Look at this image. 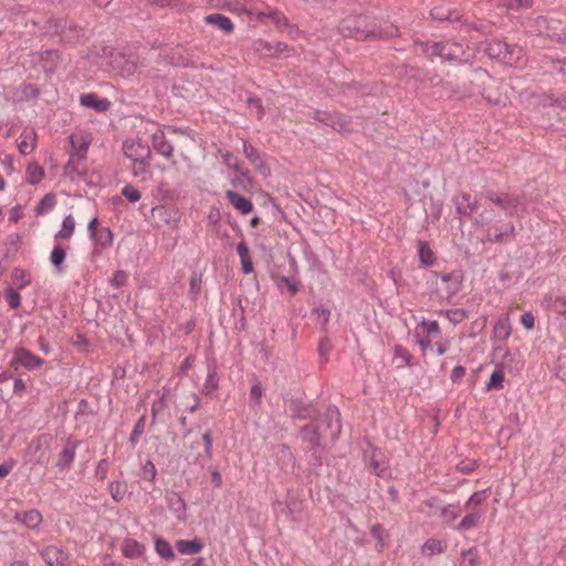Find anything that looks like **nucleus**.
Here are the masks:
<instances>
[{"label":"nucleus","mask_w":566,"mask_h":566,"mask_svg":"<svg viewBox=\"0 0 566 566\" xmlns=\"http://www.w3.org/2000/svg\"><path fill=\"white\" fill-rule=\"evenodd\" d=\"M279 287L281 290H284V289H287L291 294H296L297 292V285L295 283V281L291 277H286V276H283L280 282H279Z\"/></svg>","instance_id":"052dcab7"},{"label":"nucleus","mask_w":566,"mask_h":566,"mask_svg":"<svg viewBox=\"0 0 566 566\" xmlns=\"http://www.w3.org/2000/svg\"><path fill=\"white\" fill-rule=\"evenodd\" d=\"M555 313L566 318V296H556L554 300Z\"/></svg>","instance_id":"0e129e2a"},{"label":"nucleus","mask_w":566,"mask_h":566,"mask_svg":"<svg viewBox=\"0 0 566 566\" xmlns=\"http://www.w3.org/2000/svg\"><path fill=\"white\" fill-rule=\"evenodd\" d=\"M504 387V374L500 369L493 370L489 381L485 385V390L502 389Z\"/></svg>","instance_id":"4c0bfd02"},{"label":"nucleus","mask_w":566,"mask_h":566,"mask_svg":"<svg viewBox=\"0 0 566 566\" xmlns=\"http://www.w3.org/2000/svg\"><path fill=\"white\" fill-rule=\"evenodd\" d=\"M461 514V509L459 505L455 504H449L444 506L441 511V515L448 521H454L457 520Z\"/></svg>","instance_id":"09e8293b"},{"label":"nucleus","mask_w":566,"mask_h":566,"mask_svg":"<svg viewBox=\"0 0 566 566\" xmlns=\"http://www.w3.org/2000/svg\"><path fill=\"white\" fill-rule=\"evenodd\" d=\"M298 506L300 504L296 502L286 503L282 501H276L274 503V511L279 518L285 521H297L298 516Z\"/></svg>","instance_id":"6ab92c4d"},{"label":"nucleus","mask_w":566,"mask_h":566,"mask_svg":"<svg viewBox=\"0 0 566 566\" xmlns=\"http://www.w3.org/2000/svg\"><path fill=\"white\" fill-rule=\"evenodd\" d=\"M176 547L180 554L192 555L201 552L202 544L198 539H179Z\"/></svg>","instance_id":"cd10ccee"},{"label":"nucleus","mask_w":566,"mask_h":566,"mask_svg":"<svg viewBox=\"0 0 566 566\" xmlns=\"http://www.w3.org/2000/svg\"><path fill=\"white\" fill-rule=\"evenodd\" d=\"M153 149L166 159H170L174 155V146L166 138L165 132L161 128L156 129L151 135Z\"/></svg>","instance_id":"ddd939ff"},{"label":"nucleus","mask_w":566,"mask_h":566,"mask_svg":"<svg viewBox=\"0 0 566 566\" xmlns=\"http://www.w3.org/2000/svg\"><path fill=\"white\" fill-rule=\"evenodd\" d=\"M479 565V554L474 548H470L462 554V559L460 566H478Z\"/></svg>","instance_id":"de8ad7c7"},{"label":"nucleus","mask_w":566,"mask_h":566,"mask_svg":"<svg viewBox=\"0 0 566 566\" xmlns=\"http://www.w3.org/2000/svg\"><path fill=\"white\" fill-rule=\"evenodd\" d=\"M124 155L133 160L140 158H151V151L149 146L142 139L126 140L123 144Z\"/></svg>","instance_id":"9b49d317"},{"label":"nucleus","mask_w":566,"mask_h":566,"mask_svg":"<svg viewBox=\"0 0 566 566\" xmlns=\"http://www.w3.org/2000/svg\"><path fill=\"white\" fill-rule=\"evenodd\" d=\"M12 281L17 290L24 289L31 282L29 274L21 269H14L12 271Z\"/></svg>","instance_id":"58836bf2"},{"label":"nucleus","mask_w":566,"mask_h":566,"mask_svg":"<svg viewBox=\"0 0 566 566\" xmlns=\"http://www.w3.org/2000/svg\"><path fill=\"white\" fill-rule=\"evenodd\" d=\"M40 556L48 566H69L70 554L56 545H48L40 551Z\"/></svg>","instance_id":"1a4fd4ad"},{"label":"nucleus","mask_w":566,"mask_h":566,"mask_svg":"<svg viewBox=\"0 0 566 566\" xmlns=\"http://www.w3.org/2000/svg\"><path fill=\"white\" fill-rule=\"evenodd\" d=\"M40 95V88L32 83H24L17 87L12 95L13 103L35 101Z\"/></svg>","instance_id":"f3484780"},{"label":"nucleus","mask_w":566,"mask_h":566,"mask_svg":"<svg viewBox=\"0 0 566 566\" xmlns=\"http://www.w3.org/2000/svg\"><path fill=\"white\" fill-rule=\"evenodd\" d=\"M395 355L396 358H400L406 365H410L412 356L405 348L396 347Z\"/></svg>","instance_id":"338daca9"},{"label":"nucleus","mask_w":566,"mask_h":566,"mask_svg":"<svg viewBox=\"0 0 566 566\" xmlns=\"http://www.w3.org/2000/svg\"><path fill=\"white\" fill-rule=\"evenodd\" d=\"M511 334V325L507 317L497 319L494 325V335L499 339H506Z\"/></svg>","instance_id":"f704fd0d"},{"label":"nucleus","mask_w":566,"mask_h":566,"mask_svg":"<svg viewBox=\"0 0 566 566\" xmlns=\"http://www.w3.org/2000/svg\"><path fill=\"white\" fill-rule=\"evenodd\" d=\"M533 4V0H505V7L511 11L520 9H528Z\"/></svg>","instance_id":"3c124183"},{"label":"nucleus","mask_w":566,"mask_h":566,"mask_svg":"<svg viewBox=\"0 0 566 566\" xmlns=\"http://www.w3.org/2000/svg\"><path fill=\"white\" fill-rule=\"evenodd\" d=\"M165 499L176 518L180 522H185L187 520V505L182 496L175 491H169L166 493Z\"/></svg>","instance_id":"4468645a"},{"label":"nucleus","mask_w":566,"mask_h":566,"mask_svg":"<svg viewBox=\"0 0 566 566\" xmlns=\"http://www.w3.org/2000/svg\"><path fill=\"white\" fill-rule=\"evenodd\" d=\"M419 327L426 332L428 335H439L440 326L437 321H422Z\"/></svg>","instance_id":"6e6d98bb"},{"label":"nucleus","mask_w":566,"mask_h":566,"mask_svg":"<svg viewBox=\"0 0 566 566\" xmlns=\"http://www.w3.org/2000/svg\"><path fill=\"white\" fill-rule=\"evenodd\" d=\"M521 323L526 329H532L535 324V317L531 312H526L521 316Z\"/></svg>","instance_id":"774afa93"},{"label":"nucleus","mask_w":566,"mask_h":566,"mask_svg":"<svg viewBox=\"0 0 566 566\" xmlns=\"http://www.w3.org/2000/svg\"><path fill=\"white\" fill-rule=\"evenodd\" d=\"M422 554L423 555H428V556H431L436 553H442L443 551V545L440 541L438 539H428L423 545H422Z\"/></svg>","instance_id":"a18cd8bd"},{"label":"nucleus","mask_w":566,"mask_h":566,"mask_svg":"<svg viewBox=\"0 0 566 566\" xmlns=\"http://www.w3.org/2000/svg\"><path fill=\"white\" fill-rule=\"evenodd\" d=\"M151 158H140L137 160H133L132 165V174L136 178H140L142 180H147L150 176L149 166Z\"/></svg>","instance_id":"bb28decb"},{"label":"nucleus","mask_w":566,"mask_h":566,"mask_svg":"<svg viewBox=\"0 0 566 566\" xmlns=\"http://www.w3.org/2000/svg\"><path fill=\"white\" fill-rule=\"evenodd\" d=\"M486 500V490L474 492L464 503L465 516L453 528L457 532H465L476 527L485 515V510L482 509L483 502Z\"/></svg>","instance_id":"7ed1b4c3"},{"label":"nucleus","mask_w":566,"mask_h":566,"mask_svg":"<svg viewBox=\"0 0 566 566\" xmlns=\"http://www.w3.org/2000/svg\"><path fill=\"white\" fill-rule=\"evenodd\" d=\"M202 441L205 446V458L211 459L212 457V436L210 431H207L202 436Z\"/></svg>","instance_id":"e2e57ef3"},{"label":"nucleus","mask_w":566,"mask_h":566,"mask_svg":"<svg viewBox=\"0 0 566 566\" xmlns=\"http://www.w3.org/2000/svg\"><path fill=\"white\" fill-rule=\"evenodd\" d=\"M80 160L76 158V156L74 155H71L65 167H64V172L66 176L71 177V178H74V176L78 172L77 171V163Z\"/></svg>","instance_id":"bf43d9fd"},{"label":"nucleus","mask_w":566,"mask_h":566,"mask_svg":"<svg viewBox=\"0 0 566 566\" xmlns=\"http://www.w3.org/2000/svg\"><path fill=\"white\" fill-rule=\"evenodd\" d=\"M419 259L424 266H430L434 263V255L427 242L419 243Z\"/></svg>","instance_id":"e433bc0d"},{"label":"nucleus","mask_w":566,"mask_h":566,"mask_svg":"<svg viewBox=\"0 0 566 566\" xmlns=\"http://www.w3.org/2000/svg\"><path fill=\"white\" fill-rule=\"evenodd\" d=\"M427 54L452 62H469L473 56V52L468 45L454 41L427 44Z\"/></svg>","instance_id":"f03ea898"},{"label":"nucleus","mask_w":566,"mask_h":566,"mask_svg":"<svg viewBox=\"0 0 566 566\" xmlns=\"http://www.w3.org/2000/svg\"><path fill=\"white\" fill-rule=\"evenodd\" d=\"M14 520L28 528H35L42 523V514L38 510H29L25 512H17Z\"/></svg>","instance_id":"4be33fe9"},{"label":"nucleus","mask_w":566,"mask_h":566,"mask_svg":"<svg viewBox=\"0 0 566 566\" xmlns=\"http://www.w3.org/2000/svg\"><path fill=\"white\" fill-rule=\"evenodd\" d=\"M18 291L19 290L12 287L6 291V300L11 308H18L21 304V297Z\"/></svg>","instance_id":"8fccbe9b"},{"label":"nucleus","mask_w":566,"mask_h":566,"mask_svg":"<svg viewBox=\"0 0 566 566\" xmlns=\"http://www.w3.org/2000/svg\"><path fill=\"white\" fill-rule=\"evenodd\" d=\"M44 177L43 168L36 163H30L25 169V178L30 185H38Z\"/></svg>","instance_id":"7c9ffc66"},{"label":"nucleus","mask_w":566,"mask_h":566,"mask_svg":"<svg viewBox=\"0 0 566 566\" xmlns=\"http://www.w3.org/2000/svg\"><path fill=\"white\" fill-rule=\"evenodd\" d=\"M60 55L56 50H48L41 53V62L45 72H53L59 64Z\"/></svg>","instance_id":"c756f323"},{"label":"nucleus","mask_w":566,"mask_h":566,"mask_svg":"<svg viewBox=\"0 0 566 566\" xmlns=\"http://www.w3.org/2000/svg\"><path fill=\"white\" fill-rule=\"evenodd\" d=\"M332 349V343L328 337H322L318 344V354L321 357V360L326 361L327 357L329 355V352Z\"/></svg>","instance_id":"5fc2aeb1"},{"label":"nucleus","mask_w":566,"mask_h":566,"mask_svg":"<svg viewBox=\"0 0 566 566\" xmlns=\"http://www.w3.org/2000/svg\"><path fill=\"white\" fill-rule=\"evenodd\" d=\"M80 446V441L72 438V437H69L61 451L59 452L57 454V459H56V468L61 471V472H66L71 469L73 462H74V459H75V455H76V450Z\"/></svg>","instance_id":"423d86ee"},{"label":"nucleus","mask_w":566,"mask_h":566,"mask_svg":"<svg viewBox=\"0 0 566 566\" xmlns=\"http://www.w3.org/2000/svg\"><path fill=\"white\" fill-rule=\"evenodd\" d=\"M92 135L86 130H76L70 135V143L73 148L71 155L76 156L78 160H85L87 150L92 144Z\"/></svg>","instance_id":"0eeeda50"},{"label":"nucleus","mask_w":566,"mask_h":566,"mask_svg":"<svg viewBox=\"0 0 566 566\" xmlns=\"http://www.w3.org/2000/svg\"><path fill=\"white\" fill-rule=\"evenodd\" d=\"M36 144V134L33 130L24 132L18 138V149L22 155L31 154Z\"/></svg>","instance_id":"393cba45"},{"label":"nucleus","mask_w":566,"mask_h":566,"mask_svg":"<svg viewBox=\"0 0 566 566\" xmlns=\"http://www.w3.org/2000/svg\"><path fill=\"white\" fill-rule=\"evenodd\" d=\"M66 256V252L63 247L55 245L50 254V262L53 266L60 268Z\"/></svg>","instance_id":"c03bdc74"},{"label":"nucleus","mask_w":566,"mask_h":566,"mask_svg":"<svg viewBox=\"0 0 566 566\" xmlns=\"http://www.w3.org/2000/svg\"><path fill=\"white\" fill-rule=\"evenodd\" d=\"M80 104L98 113L106 112L111 107V102L107 98H99L95 93L82 94Z\"/></svg>","instance_id":"a211bd4d"},{"label":"nucleus","mask_w":566,"mask_h":566,"mask_svg":"<svg viewBox=\"0 0 566 566\" xmlns=\"http://www.w3.org/2000/svg\"><path fill=\"white\" fill-rule=\"evenodd\" d=\"M219 377L217 374L216 368L209 367L208 375L206 378V381L203 384V391L206 394H210L211 391L216 390L218 387Z\"/></svg>","instance_id":"79ce46f5"},{"label":"nucleus","mask_w":566,"mask_h":566,"mask_svg":"<svg viewBox=\"0 0 566 566\" xmlns=\"http://www.w3.org/2000/svg\"><path fill=\"white\" fill-rule=\"evenodd\" d=\"M342 424L339 411L336 407H328L323 423H310L301 430L303 440L308 441L313 447H318L322 437L336 440L340 433Z\"/></svg>","instance_id":"f257e3e1"},{"label":"nucleus","mask_w":566,"mask_h":566,"mask_svg":"<svg viewBox=\"0 0 566 566\" xmlns=\"http://www.w3.org/2000/svg\"><path fill=\"white\" fill-rule=\"evenodd\" d=\"M269 17L271 18L275 23H281L282 21H285V18L277 11H269L266 12H259L256 14V18L259 20H262L263 18Z\"/></svg>","instance_id":"69168bd1"},{"label":"nucleus","mask_w":566,"mask_h":566,"mask_svg":"<svg viewBox=\"0 0 566 566\" xmlns=\"http://www.w3.org/2000/svg\"><path fill=\"white\" fill-rule=\"evenodd\" d=\"M155 549L165 559H172L175 557L171 545L164 538L157 537L155 539Z\"/></svg>","instance_id":"72a5a7b5"},{"label":"nucleus","mask_w":566,"mask_h":566,"mask_svg":"<svg viewBox=\"0 0 566 566\" xmlns=\"http://www.w3.org/2000/svg\"><path fill=\"white\" fill-rule=\"evenodd\" d=\"M112 499L116 502H120L125 496V486L119 481H112L108 485Z\"/></svg>","instance_id":"49530a36"},{"label":"nucleus","mask_w":566,"mask_h":566,"mask_svg":"<svg viewBox=\"0 0 566 566\" xmlns=\"http://www.w3.org/2000/svg\"><path fill=\"white\" fill-rule=\"evenodd\" d=\"M314 119L323 125L332 127L339 133H348L354 130L352 122L346 116L337 113L316 112Z\"/></svg>","instance_id":"39448f33"},{"label":"nucleus","mask_w":566,"mask_h":566,"mask_svg":"<svg viewBox=\"0 0 566 566\" xmlns=\"http://www.w3.org/2000/svg\"><path fill=\"white\" fill-rule=\"evenodd\" d=\"M312 314L316 323L321 326L323 331H325L331 319V311L326 307L318 306L313 310Z\"/></svg>","instance_id":"c9c22d12"},{"label":"nucleus","mask_w":566,"mask_h":566,"mask_svg":"<svg viewBox=\"0 0 566 566\" xmlns=\"http://www.w3.org/2000/svg\"><path fill=\"white\" fill-rule=\"evenodd\" d=\"M243 154L249 159V161L260 170H264L265 165L261 158V155L256 148H254L247 140L243 142Z\"/></svg>","instance_id":"c85d7f7f"},{"label":"nucleus","mask_w":566,"mask_h":566,"mask_svg":"<svg viewBox=\"0 0 566 566\" xmlns=\"http://www.w3.org/2000/svg\"><path fill=\"white\" fill-rule=\"evenodd\" d=\"M127 282V273L123 270H117L113 277L111 279V284L116 287V289H119L122 286H124Z\"/></svg>","instance_id":"13d9d810"},{"label":"nucleus","mask_w":566,"mask_h":566,"mask_svg":"<svg viewBox=\"0 0 566 566\" xmlns=\"http://www.w3.org/2000/svg\"><path fill=\"white\" fill-rule=\"evenodd\" d=\"M56 205L55 196L53 193H46L38 205V214H44L50 212Z\"/></svg>","instance_id":"a19ab883"},{"label":"nucleus","mask_w":566,"mask_h":566,"mask_svg":"<svg viewBox=\"0 0 566 566\" xmlns=\"http://www.w3.org/2000/svg\"><path fill=\"white\" fill-rule=\"evenodd\" d=\"M226 198L242 214H248L253 209V205L250 199L239 195L238 192H235L233 190H227Z\"/></svg>","instance_id":"412c9836"},{"label":"nucleus","mask_w":566,"mask_h":566,"mask_svg":"<svg viewBox=\"0 0 566 566\" xmlns=\"http://www.w3.org/2000/svg\"><path fill=\"white\" fill-rule=\"evenodd\" d=\"M206 22L219 28L224 33H231L234 28L232 21L228 17L219 13L206 17Z\"/></svg>","instance_id":"a878e982"},{"label":"nucleus","mask_w":566,"mask_h":566,"mask_svg":"<svg viewBox=\"0 0 566 566\" xmlns=\"http://www.w3.org/2000/svg\"><path fill=\"white\" fill-rule=\"evenodd\" d=\"M436 284L439 296L446 300H450L459 290V282L451 273L439 275Z\"/></svg>","instance_id":"f8f14e48"},{"label":"nucleus","mask_w":566,"mask_h":566,"mask_svg":"<svg viewBox=\"0 0 566 566\" xmlns=\"http://www.w3.org/2000/svg\"><path fill=\"white\" fill-rule=\"evenodd\" d=\"M545 64L548 65L553 72L566 76V59L547 57L545 59Z\"/></svg>","instance_id":"37998d69"},{"label":"nucleus","mask_w":566,"mask_h":566,"mask_svg":"<svg viewBox=\"0 0 566 566\" xmlns=\"http://www.w3.org/2000/svg\"><path fill=\"white\" fill-rule=\"evenodd\" d=\"M431 17L438 21H460L461 14L460 12L452 8L450 3L442 2L432 8L430 12Z\"/></svg>","instance_id":"dca6fc26"},{"label":"nucleus","mask_w":566,"mask_h":566,"mask_svg":"<svg viewBox=\"0 0 566 566\" xmlns=\"http://www.w3.org/2000/svg\"><path fill=\"white\" fill-rule=\"evenodd\" d=\"M43 364V359L39 356L31 353L29 349L24 347H20L15 349L14 355L11 359V367L18 368V366H23L29 370H33L39 368Z\"/></svg>","instance_id":"6e6552de"},{"label":"nucleus","mask_w":566,"mask_h":566,"mask_svg":"<svg viewBox=\"0 0 566 566\" xmlns=\"http://www.w3.org/2000/svg\"><path fill=\"white\" fill-rule=\"evenodd\" d=\"M369 465L378 476H380V478L390 476L389 468L386 465V463L384 461L378 459V454H376L375 452H373Z\"/></svg>","instance_id":"473e14b6"},{"label":"nucleus","mask_w":566,"mask_h":566,"mask_svg":"<svg viewBox=\"0 0 566 566\" xmlns=\"http://www.w3.org/2000/svg\"><path fill=\"white\" fill-rule=\"evenodd\" d=\"M457 213L460 217H469L478 209V201L470 193H461L453 198Z\"/></svg>","instance_id":"2eb2a0df"},{"label":"nucleus","mask_w":566,"mask_h":566,"mask_svg":"<svg viewBox=\"0 0 566 566\" xmlns=\"http://www.w3.org/2000/svg\"><path fill=\"white\" fill-rule=\"evenodd\" d=\"M75 229V221L71 214L66 216L62 221L61 230L55 234V240H66L70 239Z\"/></svg>","instance_id":"2f4dec72"},{"label":"nucleus","mask_w":566,"mask_h":566,"mask_svg":"<svg viewBox=\"0 0 566 566\" xmlns=\"http://www.w3.org/2000/svg\"><path fill=\"white\" fill-rule=\"evenodd\" d=\"M248 104L251 107L252 111H255V115L258 118H262L264 115V111L262 107L261 99L258 97H249Z\"/></svg>","instance_id":"680f3d73"},{"label":"nucleus","mask_w":566,"mask_h":566,"mask_svg":"<svg viewBox=\"0 0 566 566\" xmlns=\"http://www.w3.org/2000/svg\"><path fill=\"white\" fill-rule=\"evenodd\" d=\"M142 478L144 480L153 482L156 478L157 470L155 468V464L151 461H146V463L142 468Z\"/></svg>","instance_id":"864d4df0"},{"label":"nucleus","mask_w":566,"mask_h":566,"mask_svg":"<svg viewBox=\"0 0 566 566\" xmlns=\"http://www.w3.org/2000/svg\"><path fill=\"white\" fill-rule=\"evenodd\" d=\"M364 20L361 17H348L340 22L339 31L344 36H357L361 32Z\"/></svg>","instance_id":"aec40b11"},{"label":"nucleus","mask_w":566,"mask_h":566,"mask_svg":"<svg viewBox=\"0 0 566 566\" xmlns=\"http://www.w3.org/2000/svg\"><path fill=\"white\" fill-rule=\"evenodd\" d=\"M122 195L132 203L137 202L142 197L139 190L130 185L122 189Z\"/></svg>","instance_id":"603ef678"},{"label":"nucleus","mask_w":566,"mask_h":566,"mask_svg":"<svg viewBox=\"0 0 566 566\" xmlns=\"http://www.w3.org/2000/svg\"><path fill=\"white\" fill-rule=\"evenodd\" d=\"M120 551L126 558H139L145 554V546L134 538H125Z\"/></svg>","instance_id":"5701e85b"},{"label":"nucleus","mask_w":566,"mask_h":566,"mask_svg":"<svg viewBox=\"0 0 566 566\" xmlns=\"http://www.w3.org/2000/svg\"><path fill=\"white\" fill-rule=\"evenodd\" d=\"M108 460L107 459H101L97 464H96V468H95V476L99 480V481H104L107 476V472H108Z\"/></svg>","instance_id":"4d7b16f0"},{"label":"nucleus","mask_w":566,"mask_h":566,"mask_svg":"<svg viewBox=\"0 0 566 566\" xmlns=\"http://www.w3.org/2000/svg\"><path fill=\"white\" fill-rule=\"evenodd\" d=\"M222 159H223V163L227 167L229 168H232L234 171H237L238 174H240L242 177H247L248 176V171L244 170L238 163V159L234 155H232L231 153L227 151V153H223L222 155Z\"/></svg>","instance_id":"ea45409f"},{"label":"nucleus","mask_w":566,"mask_h":566,"mask_svg":"<svg viewBox=\"0 0 566 566\" xmlns=\"http://www.w3.org/2000/svg\"><path fill=\"white\" fill-rule=\"evenodd\" d=\"M491 201L506 211L507 214H520L523 210L521 198L510 193H500L490 197Z\"/></svg>","instance_id":"9d476101"},{"label":"nucleus","mask_w":566,"mask_h":566,"mask_svg":"<svg viewBox=\"0 0 566 566\" xmlns=\"http://www.w3.org/2000/svg\"><path fill=\"white\" fill-rule=\"evenodd\" d=\"M485 52L492 59L501 60L507 64L518 63L522 59V48L511 45L504 41L492 40L486 43Z\"/></svg>","instance_id":"20e7f679"},{"label":"nucleus","mask_w":566,"mask_h":566,"mask_svg":"<svg viewBox=\"0 0 566 566\" xmlns=\"http://www.w3.org/2000/svg\"><path fill=\"white\" fill-rule=\"evenodd\" d=\"M92 240L94 241V254H101L104 250L112 247L114 235L109 228H104Z\"/></svg>","instance_id":"b1692460"}]
</instances>
